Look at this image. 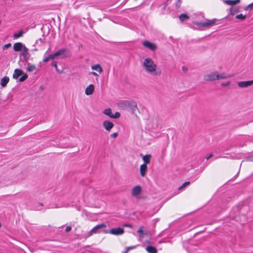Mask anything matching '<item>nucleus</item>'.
<instances>
[{
    "label": "nucleus",
    "instance_id": "7ed1b4c3",
    "mask_svg": "<svg viewBox=\"0 0 253 253\" xmlns=\"http://www.w3.org/2000/svg\"><path fill=\"white\" fill-rule=\"evenodd\" d=\"M72 55L71 51L67 48H62L54 53V55L56 56H61L62 58L70 57Z\"/></svg>",
    "mask_w": 253,
    "mask_h": 253
},
{
    "label": "nucleus",
    "instance_id": "9b49d317",
    "mask_svg": "<svg viewBox=\"0 0 253 253\" xmlns=\"http://www.w3.org/2000/svg\"><path fill=\"white\" fill-rule=\"evenodd\" d=\"M25 46V45L21 42H16L13 45V50L16 52H18L21 51Z\"/></svg>",
    "mask_w": 253,
    "mask_h": 253
},
{
    "label": "nucleus",
    "instance_id": "c03bdc74",
    "mask_svg": "<svg viewBox=\"0 0 253 253\" xmlns=\"http://www.w3.org/2000/svg\"><path fill=\"white\" fill-rule=\"evenodd\" d=\"M125 227H132V225L131 224H125L124 225Z\"/></svg>",
    "mask_w": 253,
    "mask_h": 253
},
{
    "label": "nucleus",
    "instance_id": "39448f33",
    "mask_svg": "<svg viewBox=\"0 0 253 253\" xmlns=\"http://www.w3.org/2000/svg\"><path fill=\"white\" fill-rule=\"evenodd\" d=\"M106 225L104 223H102L100 224L97 225L95 227H94L88 233V236H90L93 235V234L96 233L97 231L99 229H101L102 228L106 227Z\"/></svg>",
    "mask_w": 253,
    "mask_h": 253
},
{
    "label": "nucleus",
    "instance_id": "58836bf2",
    "mask_svg": "<svg viewBox=\"0 0 253 253\" xmlns=\"http://www.w3.org/2000/svg\"><path fill=\"white\" fill-rule=\"evenodd\" d=\"M51 65L54 67L56 69L57 68V63L55 61H53L51 63Z\"/></svg>",
    "mask_w": 253,
    "mask_h": 253
},
{
    "label": "nucleus",
    "instance_id": "a18cd8bd",
    "mask_svg": "<svg viewBox=\"0 0 253 253\" xmlns=\"http://www.w3.org/2000/svg\"><path fill=\"white\" fill-rule=\"evenodd\" d=\"M56 71H57L58 73H62V72H61V71H60L59 70H58V68H57L56 69Z\"/></svg>",
    "mask_w": 253,
    "mask_h": 253
},
{
    "label": "nucleus",
    "instance_id": "4468645a",
    "mask_svg": "<svg viewBox=\"0 0 253 253\" xmlns=\"http://www.w3.org/2000/svg\"><path fill=\"white\" fill-rule=\"evenodd\" d=\"M216 21V19H213L211 20H207L206 22H204V26L205 28H209L213 26Z\"/></svg>",
    "mask_w": 253,
    "mask_h": 253
},
{
    "label": "nucleus",
    "instance_id": "5701e85b",
    "mask_svg": "<svg viewBox=\"0 0 253 253\" xmlns=\"http://www.w3.org/2000/svg\"><path fill=\"white\" fill-rule=\"evenodd\" d=\"M36 69V66L34 64H28V66L27 67V71L29 72H31L34 71Z\"/></svg>",
    "mask_w": 253,
    "mask_h": 253
},
{
    "label": "nucleus",
    "instance_id": "a19ab883",
    "mask_svg": "<svg viewBox=\"0 0 253 253\" xmlns=\"http://www.w3.org/2000/svg\"><path fill=\"white\" fill-rule=\"evenodd\" d=\"M71 230V227L70 226H67L65 228V232H68Z\"/></svg>",
    "mask_w": 253,
    "mask_h": 253
},
{
    "label": "nucleus",
    "instance_id": "f3484780",
    "mask_svg": "<svg viewBox=\"0 0 253 253\" xmlns=\"http://www.w3.org/2000/svg\"><path fill=\"white\" fill-rule=\"evenodd\" d=\"M23 74V71L22 70L19 69H15L14 71V73L13 74V78L15 79H17L20 76H21Z\"/></svg>",
    "mask_w": 253,
    "mask_h": 253
},
{
    "label": "nucleus",
    "instance_id": "f257e3e1",
    "mask_svg": "<svg viewBox=\"0 0 253 253\" xmlns=\"http://www.w3.org/2000/svg\"><path fill=\"white\" fill-rule=\"evenodd\" d=\"M142 65L145 71L148 74L154 76H159L161 74V71L157 70V65L150 57L144 59Z\"/></svg>",
    "mask_w": 253,
    "mask_h": 253
},
{
    "label": "nucleus",
    "instance_id": "e433bc0d",
    "mask_svg": "<svg viewBox=\"0 0 253 253\" xmlns=\"http://www.w3.org/2000/svg\"><path fill=\"white\" fill-rule=\"evenodd\" d=\"M181 3V0H177L176 4H175V7L176 8H179L180 6Z\"/></svg>",
    "mask_w": 253,
    "mask_h": 253
},
{
    "label": "nucleus",
    "instance_id": "dca6fc26",
    "mask_svg": "<svg viewBox=\"0 0 253 253\" xmlns=\"http://www.w3.org/2000/svg\"><path fill=\"white\" fill-rule=\"evenodd\" d=\"M217 76H218V80L226 79L232 77V75L230 74L226 75L224 73H222L221 74H219L218 72H217Z\"/></svg>",
    "mask_w": 253,
    "mask_h": 253
},
{
    "label": "nucleus",
    "instance_id": "2eb2a0df",
    "mask_svg": "<svg viewBox=\"0 0 253 253\" xmlns=\"http://www.w3.org/2000/svg\"><path fill=\"white\" fill-rule=\"evenodd\" d=\"M147 169V165L142 164L140 167V173L141 176L144 177L146 175V171Z\"/></svg>",
    "mask_w": 253,
    "mask_h": 253
},
{
    "label": "nucleus",
    "instance_id": "72a5a7b5",
    "mask_svg": "<svg viewBox=\"0 0 253 253\" xmlns=\"http://www.w3.org/2000/svg\"><path fill=\"white\" fill-rule=\"evenodd\" d=\"M253 8V2L247 5L245 8V10H251Z\"/></svg>",
    "mask_w": 253,
    "mask_h": 253
},
{
    "label": "nucleus",
    "instance_id": "0eeeda50",
    "mask_svg": "<svg viewBox=\"0 0 253 253\" xmlns=\"http://www.w3.org/2000/svg\"><path fill=\"white\" fill-rule=\"evenodd\" d=\"M144 46L148 48V49L154 51L157 49V45L155 43L150 42L147 41H145L143 42Z\"/></svg>",
    "mask_w": 253,
    "mask_h": 253
},
{
    "label": "nucleus",
    "instance_id": "6ab92c4d",
    "mask_svg": "<svg viewBox=\"0 0 253 253\" xmlns=\"http://www.w3.org/2000/svg\"><path fill=\"white\" fill-rule=\"evenodd\" d=\"M92 70H96L99 73H101L103 72V69L100 64H97L96 65H92L91 67Z\"/></svg>",
    "mask_w": 253,
    "mask_h": 253
},
{
    "label": "nucleus",
    "instance_id": "4be33fe9",
    "mask_svg": "<svg viewBox=\"0 0 253 253\" xmlns=\"http://www.w3.org/2000/svg\"><path fill=\"white\" fill-rule=\"evenodd\" d=\"M146 250L149 253H157V249L152 246H147Z\"/></svg>",
    "mask_w": 253,
    "mask_h": 253
},
{
    "label": "nucleus",
    "instance_id": "aec40b11",
    "mask_svg": "<svg viewBox=\"0 0 253 253\" xmlns=\"http://www.w3.org/2000/svg\"><path fill=\"white\" fill-rule=\"evenodd\" d=\"M9 81V79L8 77H3L0 81V85L2 87L6 86V84L8 83Z\"/></svg>",
    "mask_w": 253,
    "mask_h": 253
},
{
    "label": "nucleus",
    "instance_id": "ea45409f",
    "mask_svg": "<svg viewBox=\"0 0 253 253\" xmlns=\"http://www.w3.org/2000/svg\"><path fill=\"white\" fill-rule=\"evenodd\" d=\"M230 84V82H228L226 83H222L221 84V85L223 86H228Z\"/></svg>",
    "mask_w": 253,
    "mask_h": 253
},
{
    "label": "nucleus",
    "instance_id": "2f4dec72",
    "mask_svg": "<svg viewBox=\"0 0 253 253\" xmlns=\"http://www.w3.org/2000/svg\"><path fill=\"white\" fill-rule=\"evenodd\" d=\"M121 114L119 112H116L115 114H112L111 118L118 119L120 118Z\"/></svg>",
    "mask_w": 253,
    "mask_h": 253
},
{
    "label": "nucleus",
    "instance_id": "cd10ccee",
    "mask_svg": "<svg viewBox=\"0 0 253 253\" xmlns=\"http://www.w3.org/2000/svg\"><path fill=\"white\" fill-rule=\"evenodd\" d=\"M239 10L237 8H234L233 7H232L230 8V14L232 15H235V13L239 12Z\"/></svg>",
    "mask_w": 253,
    "mask_h": 253
},
{
    "label": "nucleus",
    "instance_id": "8fccbe9b",
    "mask_svg": "<svg viewBox=\"0 0 253 253\" xmlns=\"http://www.w3.org/2000/svg\"><path fill=\"white\" fill-rule=\"evenodd\" d=\"M47 53V51H46L45 53V54H46Z\"/></svg>",
    "mask_w": 253,
    "mask_h": 253
},
{
    "label": "nucleus",
    "instance_id": "7c9ffc66",
    "mask_svg": "<svg viewBox=\"0 0 253 253\" xmlns=\"http://www.w3.org/2000/svg\"><path fill=\"white\" fill-rule=\"evenodd\" d=\"M236 18L238 19L244 20L246 18V15H243L242 14H240L237 15L236 16Z\"/></svg>",
    "mask_w": 253,
    "mask_h": 253
},
{
    "label": "nucleus",
    "instance_id": "3c124183",
    "mask_svg": "<svg viewBox=\"0 0 253 253\" xmlns=\"http://www.w3.org/2000/svg\"><path fill=\"white\" fill-rule=\"evenodd\" d=\"M47 53V51H46L45 53V54H46Z\"/></svg>",
    "mask_w": 253,
    "mask_h": 253
},
{
    "label": "nucleus",
    "instance_id": "473e14b6",
    "mask_svg": "<svg viewBox=\"0 0 253 253\" xmlns=\"http://www.w3.org/2000/svg\"><path fill=\"white\" fill-rule=\"evenodd\" d=\"M189 184H190V182L189 181L185 182L184 183L182 184V185L181 186H180L178 188V190H181L182 189H183V188H184L186 186L188 185Z\"/></svg>",
    "mask_w": 253,
    "mask_h": 253
},
{
    "label": "nucleus",
    "instance_id": "bb28decb",
    "mask_svg": "<svg viewBox=\"0 0 253 253\" xmlns=\"http://www.w3.org/2000/svg\"><path fill=\"white\" fill-rule=\"evenodd\" d=\"M55 57H56V55H54V53L53 54H50L48 56H47L43 59V62H47L49 59H53Z\"/></svg>",
    "mask_w": 253,
    "mask_h": 253
},
{
    "label": "nucleus",
    "instance_id": "9d476101",
    "mask_svg": "<svg viewBox=\"0 0 253 253\" xmlns=\"http://www.w3.org/2000/svg\"><path fill=\"white\" fill-rule=\"evenodd\" d=\"M103 126L106 130L109 131L114 126V124L110 121H105L103 122Z\"/></svg>",
    "mask_w": 253,
    "mask_h": 253
},
{
    "label": "nucleus",
    "instance_id": "c756f323",
    "mask_svg": "<svg viewBox=\"0 0 253 253\" xmlns=\"http://www.w3.org/2000/svg\"><path fill=\"white\" fill-rule=\"evenodd\" d=\"M143 228V226L140 227L139 229L137 231V233L139 234L140 238H143L144 235H146V233H144L142 229Z\"/></svg>",
    "mask_w": 253,
    "mask_h": 253
},
{
    "label": "nucleus",
    "instance_id": "a878e982",
    "mask_svg": "<svg viewBox=\"0 0 253 253\" xmlns=\"http://www.w3.org/2000/svg\"><path fill=\"white\" fill-rule=\"evenodd\" d=\"M103 113L106 115L109 116L110 118H111V116H112L111 109L109 108L105 109L103 111Z\"/></svg>",
    "mask_w": 253,
    "mask_h": 253
},
{
    "label": "nucleus",
    "instance_id": "20e7f679",
    "mask_svg": "<svg viewBox=\"0 0 253 253\" xmlns=\"http://www.w3.org/2000/svg\"><path fill=\"white\" fill-rule=\"evenodd\" d=\"M217 78V71L211 72L208 74L205 75L203 78L205 81L210 82L218 80Z\"/></svg>",
    "mask_w": 253,
    "mask_h": 253
},
{
    "label": "nucleus",
    "instance_id": "423d86ee",
    "mask_svg": "<svg viewBox=\"0 0 253 253\" xmlns=\"http://www.w3.org/2000/svg\"><path fill=\"white\" fill-rule=\"evenodd\" d=\"M142 192V189L140 186L137 185L134 186L132 189L131 190V195L132 196L137 197Z\"/></svg>",
    "mask_w": 253,
    "mask_h": 253
},
{
    "label": "nucleus",
    "instance_id": "4c0bfd02",
    "mask_svg": "<svg viewBox=\"0 0 253 253\" xmlns=\"http://www.w3.org/2000/svg\"><path fill=\"white\" fill-rule=\"evenodd\" d=\"M118 136V132H114L110 135L112 138H115Z\"/></svg>",
    "mask_w": 253,
    "mask_h": 253
},
{
    "label": "nucleus",
    "instance_id": "09e8293b",
    "mask_svg": "<svg viewBox=\"0 0 253 253\" xmlns=\"http://www.w3.org/2000/svg\"><path fill=\"white\" fill-rule=\"evenodd\" d=\"M47 53V51H46L45 53V54H46Z\"/></svg>",
    "mask_w": 253,
    "mask_h": 253
},
{
    "label": "nucleus",
    "instance_id": "79ce46f5",
    "mask_svg": "<svg viewBox=\"0 0 253 253\" xmlns=\"http://www.w3.org/2000/svg\"><path fill=\"white\" fill-rule=\"evenodd\" d=\"M89 74L92 75H93L94 76H96V77L98 76V75L96 72H91L89 73Z\"/></svg>",
    "mask_w": 253,
    "mask_h": 253
},
{
    "label": "nucleus",
    "instance_id": "393cba45",
    "mask_svg": "<svg viewBox=\"0 0 253 253\" xmlns=\"http://www.w3.org/2000/svg\"><path fill=\"white\" fill-rule=\"evenodd\" d=\"M23 33H24V32H23V30H20L18 33H15L13 35V37L14 39H18L20 37H22Z\"/></svg>",
    "mask_w": 253,
    "mask_h": 253
},
{
    "label": "nucleus",
    "instance_id": "6e6552de",
    "mask_svg": "<svg viewBox=\"0 0 253 253\" xmlns=\"http://www.w3.org/2000/svg\"><path fill=\"white\" fill-rule=\"evenodd\" d=\"M238 85L241 88L248 87L253 85V80L239 82Z\"/></svg>",
    "mask_w": 253,
    "mask_h": 253
},
{
    "label": "nucleus",
    "instance_id": "a211bd4d",
    "mask_svg": "<svg viewBox=\"0 0 253 253\" xmlns=\"http://www.w3.org/2000/svg\"><path fill=\"white\" fill-rule=\"evenodd\" d=\"M240 0H224V2L229 5H234L239 3Z\"/></svg>",
    "mask_w": 253,
    "mask_h": 253
},
{
    "label": "nucleus",
    "instance_id": "b1692460",
    "mask_svg": "<svg viewBox=\"0 0 253 253\" xmlns=\"http://www.w3.org/2000/svg\"><path fill=\"white\" fill-rule=\"evenodd\" d=\"M189 17L185 13L181 14L179 16V19L181 21H183L185 20L188 19Z\"/></svg>",
    "mask_w": 253,
    "mask_h": 253
},
{
    "label": "nucleus",
    "instance_id": "c85d7f7f",
    "mask_svg": "<svg viewBox=\"0 0 253 253\" xmlns=\"http://www.w3.org/2000/svg\"><path fill=\"white\" fill-rule=\"evenodd\" d=\"M21 76H22V77L21 78H20L19 79V81L20 82H24L28 77L27 74H26V73H24L23 72V74Z\"/></svg>",
    "mask_w": 253,
    "mask_h": 253
},
{
    "label": "nucleus",
    "instance_id": "ddd939ff",
    "mask_svg": "<svg viewBox=\"0 0 253 253\" xmlns=\"http://www.w3.org/2000/svg\"><path fill=\"white\" fill-rule=\"evenodd\" d=\"M94 90V86L93 84H89L85 90V93L87 95H89L92 94Z\"/></svg>",
    "mask_w": 253,
    "mask_h": 253
},
{
    "label": "nucleus",
    "instance_id": "de8ad7c7",
    "mask_svg": "<svg viewBox=\"0 0 253 253\" xmlns=\"http://www.w3.org/2000/svg\"><path fill=\"white\" fill-rule=\"evenodd\" d=\"M39 41H40L42 42H43L42 40V39H40Z\"/></svg>",
    "mask_w": 253,
    "mask_h": 253
},
{
    "label": "nucleus",
    "instance_id": "1a4fd4ad",
    "mask_svg": "<svg viewBox=\"0 0 253 253\" xmlns=\"http://www.w3.org/2000/svg\"><path fill=\"white\" fill-rule=\"evenodd\" d=\"M110 233L113 235H122L124 233V230L123 228L121 227L113 228L110 230Z\"/></svg>",
    "mask_w": 253,
    "mask_h": 253
},
{
    "label": "nucleus",
    "instance_id": "412c9836",
    "mask_svg": "<svg viewBox=\"0 0 253 253\" xmlns=\"http://www.w3.org/2000/svg\"><path fill=\"white\" fill-rule=\"evenodd\" d=\"M151 158V155L150 154H147L145 156H143L142 157L143 161L144 162L143 164L147 165L148 164H149Z\"/></svg>",
    "mask_w": 253,
    "mask_h": 253
},
{
    "label": "nucleus",
    "instance_id": "f03ea898",
    "mask_svg": "<svg viewBox=\"0 0 253 253\" xmlns=\"http://www.w3.org/2000/svg\"><path fill=\"white\" fill-rule=\"evenodd\" d=\"M122 105L123 107H125L126 109H127L132 113H134L136 110L138 109L137 104L135 102L125 101L122 103Z\"/></svg>",
    "mask_w": 253,
    "mask_h": 253
},
{
    "label": "nucleus",
    "instance_id": "f704fd0d",
    "mask_svg": "<svg viewBox=\"0 0 253 253\" xmlns=\"http://www.w3.org/2000/svg\"><path fill=\"white\" fill-rule=\"evenodd\" d=\"M193 24L195 25H197V26L199 27H204V22H198L194 21L193 22Z\"/></svg>",
    "mask_w": 253,
    "mask_h": 253
},
{
    "label": "nucleus",
    "instance_id": "37998d69",
    "mask_svg": "<svg viewBox=\"0 0 253 253\" xmlns=\"http://www.w3.org/2000/svg\"><path fill=\"white\" fill-rule=\"evenodd\" d=\"M213 156V155L212 154H210L209 156H208L207 157V160H209L210 158H211V157H212Z\"/></svg>",
    "mask_w": 253,
    "mask_h": 253
},
{
    "label": "nucleus",
    "instance_id": "f8f14e48",
    "mask_svg": "<svg viewBox=\"0 0 253 253\" xmlns=\"http://www.w3.org/2000/svg\"><path fill=\"white\" fill-rule=\"evenodd\" d=\"M20 55L24 56L26 61H27L30 57V54L28 52V49L26 46L24 47V48L22 49V51L21 52Z\"/></svg>",
    "mask_w": 253,
    "mask_h": 253
},
{
    "label": "nucleus",
    "instance_id": "c9c22d12",
    "mask_svg": "<svg viewBox=\"0 0 253 253\" xmlns=\"http://www.w3.org/2000/svg\"><path fill=\"white\" fill-rule=\"evenodd\" d=\"M11 44L10 43H7V44H4L3 46H2V49L4 50H6V49L8 48L9 47H11Z\"/></svg>",
    "mask_w": 253,
    "mask_h": 253
},
{
    "label": "nucleus",
    "instance_id": "49530a36",
    "mask_svg": "<svg viewBox=\"0 0 253 253\" xmlns=\"http://www.w3.org/2000/svg\"><path fill=\"white\" fill-rule=\"evenodd\" d=\"M182 69H183V71H187V70L186 69H185V68L184 67H182Z\"/></svg>",
    "mask_w": 253,
    "mask_h": 253
}]
</instances>
